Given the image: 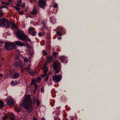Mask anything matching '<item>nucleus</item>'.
Returning <instances> with one entry per match:
<instances>
[{"label":"nucleus","instance_id":"obj_1","mask_svg":"<svg viewBox=\"0 0 120 120\" xmlns=\"http://www.w3.org/2000/svg\"><path fill=\"white\" fill-rule=\"evenodd\" d=\"M19 105L23 109H26L30 113L32 112L33 110V106L30 95L28 94L26 96L24 99L20 103Z\"/></svg>","mask_w":120,"mask_h":120},{"label":"nucleus","instance_id":"obj_2","mask_svg":"<svg viewBox=\"0 0 120 120\" xmlns=\"http://www.w3.org/2000/svg\"><path fill=\"white\" fill-rule=\"evenodd\" d=\"M16 35L18 38L22 40H25L28 38V36L25 34L24 32L21 30L17 31Z\"/></svg>","mask_w":120,"mask_h":120},{"label":"nucleus","instance_id":"obj_3","mask_svg":"<svg viewBox=\"0 0 120 120\" xmlns=\"http://www.w3.org/2000/svg\"><path fill=\"white\" fill-rule=\"evenodd\" d=\"M53 66L54 69L55 70V74L59 73L61 68V65L60 62L56 60L53 63Z\"/></svg>","mask_w":120,"mask_h":120},{"label":"nucleus","instance_id":"obj_4","mask_svg":"<svg viewBox=\"0 0 120 120\" xmlns=\"http://www.w3.org/2000/svg\"><path fill=\"white\" fill-rule=\"evenodd\" d=\"M10 23L8 20L5 18L0 19V26L8 28L10 25Z\"/></svg>","mask_w":120,"mask_h":120},{"label":"nucleus","instance_id":"obj_5","mask_svg":"<svg viewBox=\"0 0 120 120\" xmlns=\"http://www.w3.org/2000/svg\"><path fill=\"white\" fill-rule=\"evenodd\" d=\"M55 30L57 34L60 36L63 35L65 32V30L61 27H58Z\"/></svg>","mask_w":120,"mask_h":120},{"label":"nucleus","instance_id":"obj_6","mask_svg":"<svg viewBox=\"0 0 120 120\" xmlns=\"http://www.w3.org/2000/svg\"><path fill=\"white\" fill-rule=\"evenodd\" d=\"M4 47L7 50H9L15 49V45L12 43L8 42L5 44Z\"/></svg>","mask_w":120,"mask_h":120},{"label":"nucleus","instance_id":"obj_7","mask_svg":"<svg viewBox=\"0 0 120 120\" xmlns=\"http://www.w3.org/2000/svg\"><path fill=\"white\" fill-rule=\"evenodd\" d=\"M6 102L7 104L8 105L12 106L14 104V99L10 96H8L7 97Z\"/></svg>","mask_w":120,"mask_h":120},{"label":"nucleus","instance_id":"obj_8","mask_svg":"<svg viewBox=\"0 0 120 120\" xmlns=\"http://www.w3.org/2000/svg\"><path fill=\"white\" fill-rule=\"evenodd\" d=\"M62 78V76L60 74L57 75H55L52 77V80L54 82L60 81Z\"/></svg>","mask_w":120,"mask_h":120},{"label":"nucleus","instance_id":"obj_9","mask_svg":"<svg viewBox=\"0 0 120 120\" xmlns=\"http://www.w3.org/2000/svg\"><path fill=\"white\" fill-rule=\"evenodd\" d=\"M46 0H39L38 2V6L40 8H44L46 5Z\"/></svg>","mask_w":120,"mask_h":120},{"label":"nucleus","instance_id":"obj_10","mask_svg":"<svg viewBox=\"0 0 120 120\" xmlns=\"http://www.w3.org/2000/svg\"><path fill=\"white\" fill-rule=\"evenodd\" d=\"M47 23V21L46 20H43L42 21L41 24L42 25V30L47 31L48 29V27L46 26Z\"/></svg>","mask_w":120,"mask_h":120},{"label":"nucleus","instance_id":"obj_11","mask_svg":"<svg viewBox=\"0 0 120 120\" xmlns=\"http://www.w3.org/2000/svg\"><path fill=\"white\" fill-rule=\"evenodd\" d=\"M25 69L31 75L34 76L36 74L35 71L34 70L30 69V66H29L28 68H26Z\"/></svg>","mask_w":120,"mask_h":120},{"label":"nucleus","instance_id":"obj_12","mask_svg":"<svg viewBox=\"0 0 120 120\" xmlns=\"http://www.w3.org/2000/svg\"><path fill=\"white\" fill-rule=\"evenodd\" d=\"M22 0H18L16 4V5L17 7H21V8H25V4L23 3L22 4Z\"/></svg>","mask_w":120,"mask_h":120},{"label":"nucleus","instance_id":"obj_13","mask_svg":"<svg viewBox=\"0 0 120 120\" xmlns=\"http://www.w3.org/2000/svg\"><path fill=\"white\" fill-rule=\"evenodd\" d=\"M5 118V119L6 118H9L10 119V120H15V118L13 116V114L12 113L9 114L8 116H6L5 117H4V118Z\"/></svg>","mask_w":120,"mask_h":120},{"label":"nucleus","instance_id":"obj_14","mask_svg":"<svg viewBox=\"0 0 120 120\" xmlns=\"http://www.w3.org/2000/svg\"><path fill=\"white\" fill-rule=\"evenodd\" d=\"M12 0H8L7 2L3 1L2 2V3L3 5H8L10 4V3L12 2Z\"/></svg>","mask_w":120,"mask_h":120},{"label":"nucleus","instance_id":"obj_15","mask_svg":"<svg viewBox=\"0 0 120 120\" xmlns=\"http://www.w3.org/2000/svg\"><path fill=\"white\" fill-rule=\"evenodd\" d=\"M20 75V74L18 72H15L13 75V77L14 79H16L19 78Z\"/></svg>","mask_w":120,"mask_h":120},{"label":"nucleus","instance_id":"obj_16","mask_svg":"<svg viewBox=\"0 0 120 120\" xmlns=\"http://www.w3.org/2000/svg\"><path fill=\"white\" fill-rule=\"evenodd\" d=\"M16 44L18 46H25V45L23 43H22L19 41H16L15 42Z\"/></svg>","mask_w":120,"mask_h":120},{"label":"nucleus","instance_id":"obj_17","mask_svg":"<svg viewBox=\"0 0 120 120\" xmlns=\"http://www.w3.org/2000/svg\"><path fill=\"white\" fill-rule=\"evenodd\" d=\"M49 71V70H47V69H46L44 71H43L44 73V74H41V76L42 77H44L45 76L47 75H48L50 74V72H48L47 73V72Z\"/></svg>","mask_w":120,"mask_h":120},{"label":"nucleus","instance_id":"obj_18","mask_svg":"<svg viewBox=\"0 0 120 120\" xmlns=\"http://www.w3.org/2000/svg\"><path fill=\"white\" fill-rule=\"evenodd\" d=\"M37 10L35 8H34L32 11L30 12V14L32 15H35L37 14Z\"/></svg>","mask_w":120,"mask_h":120},{"label":"nucleus","instance_id":"obj_19","mask_svg":"<svg viewBox=\"0 0 120 120\" xmlns=\"http://www.w3.org/2000/svg\"><path fill=\"white\" fill-rule=\"evenodd\" d=\"M50 21L52 23H55L56 22V20L54 17H52L50 18Z\"/></svg>","mask_w":120,"mask_h":120},{"label":"nucleus","instance_id":"obj_20","mask_svg":"<svg viewBox=\"0 0 120 120\" xmlns=\"http://www.w3.org/2000/svg\"><path fill=\"white\" fill-rule=\"evenodd\" d=\"M11 28L12 30L14 29H17V27L15 24L13 22H11Z\"/></svg>","mask_w":120,"mask_h":120},{"label":"nucleus","instance_id":"obj_21","mask_svg":"<svg viewBox=\"0 0 120 120\" xmlns=\"http://www.w3.org/2000/svg\"><path fill=\"white\" fill-rule=\"evenodd\" d=\"M59 58L60 60L61 61L62 63L64 62V60L65 59V57L64 56H60L59 57Z\"/></svg>","mask_w":120,"mask_h":120},{"label":"nucleus","instance_id":"obj_22","mask_svg":"<svg viewBox=\"0 0 120 120\" xmlns=\"http://www.w3.org/2000/svg\"><path fill=\"white\" fill-rule=\"evenodd\" d=\"M11 84L14 86H15L17 84H18V82L17 81L15 80V81H14V80H12L11 82Z\"/></svg>","mask_w":120,"mask_h":120},{"label":"nucleus","instance_id":"obj_23","mask_svg":"<svg viewBox=\"0 0 120 120\" xmlns=\"http://www.w3.org/2000/svg\"><path fill=\"white\" fill-rule=\"evenodd\" d=\"M47 61L50 62H51L52 61V56L48 57L47 59Z\"/></svg>","mask_w":120,"mask_h":120},{"label":"nucleus","instance_id":"obj_24","mask_svg":"<svg viewBox=\"0 0 120 120\" xmlns=\"http://www.w3.org/2000/svg\"><path fill=\"white\" fill-rule=\"evenodd\" d=\"M36 102L37 105L38 106H39L41 105V101H40L39 100H37Z\"/></svg>","mask_w":120,"mask_h":120},{"label":"nucleus","instance_id":"obj_25","mask_svg":"<svg viewBox=\"0 0 120 120\" xmlns=\"http://www.w3.org/2000/svg\"><path fill=\"white\" fill-rule=\"evenodd\" d=\"M34 28L32 27H30V28L28 29V33L29 34L30 33L32 30H34Z\"/></svg>","mask_w":120,"mask_h":120},{"label":"nucleus","instance_id":"obj_26","mask_svg":"<svg viewBox=\"0 0 120 120\" xmlns=\"http://www.w3.org/2000/svg\"><path fill=\"white\" fill-rule=\"evenodd\" d=\"M1 8H0V17H2L4 15V13L3 11L1 9Z\"/></svg>","mask_w":120,"mask_h":120},{"label":"nucleus","instance_id":"obj_27","mask_svg":"<svg viewBox=\"0 0 120 120\" xmlns=\"http://www.w3.org/2000/svg\"><path fill=\"white\" fill-rule=\"evenodd\" d=\"M30 85L31 86H32L33 85H34L35 86L37 85L34 82V80H32V81Z\"/></svg>","mask_w":120,"mask_h":120},{"label":"nucleus","instance_id":"obj_28","mask_svg":"<svg viewBox=\"0 0 120 120\" xmlns=\"http://www.w3.org/2000/svg\"><path fill=\"white\" fill-rule=\"evenodd\" d=\"M4 103L1 101H0V107H3L4 106Z\"/></svg>","mask_w":120,"mask_h":120},{"label":"nucleus","instance_id":"obj_29","mask_svg":"<svg viewBox=\"0 0 120 120\" xmlns=\"http://www.w3.org/2000/svg\"><path fill=\"white\" fill-rule=\"evenodd\" d=\"M41 78L40 77H37V78L36 79L35 81L36 82H39L41 80Z\"/></svg>","mask_w":120,"mask_h":120},{"label":"nucleus","instance_id":"obj_30","mask_svg":"<svg viewBox=\"0 0 120 120\" xmlns=\"http://www.w3.org/2000/svg\"><path fill=\"white\" fill-rule=\"evenodd\" d=\"M23 67H20V69L21 71V72L22 73H23V72L24 71L25 69L24 68H23Z\"/></svg>","mask_w":120,"mask_h":120},{"label":"nucleus","instance_id":"obj_31","mask_svg":"<svg viewBox=\"0 0 120 120\" xmlns=\"http://www.w3.org/2000/svg\"><path fill=\"white\" fill-rule=\"evenodd\" d=\"M42 52L43 55L45 56L47 55L48 54L46 52L44 51V50H43Z\"/></svg>","mask_w":120,"mask_h":120},{"label":"nucleus","instance_id":"obj_32","mask_svg":"<svg viewBox=\"0 0 120 120\" xmlns=\"http://www.w3.org/2000/svg\"><path fill=\"white\" fill-rule=\"evenodd\" d=\"M32 33H33V34L31 33H30V35H32L33 36H34L36 35L35 34V33H36V31H33L32 32Z\"/></svg>","mask_w":120,"mask_h":120},{"label":"nucleus","instance_id":"obj_33","mask_svg":"<svg viewBox=\"0 0 120 120\" xmlns=\"http://www.w3.org/2000/svg\"><path fill=\"white\" fill-rule=\"evenodd\" d=\"M18 65H19L20 66V67H24V66L22 64L21 62H19L18 63Z\"/></svg>","mask_w":120,"mask_h":120},{"label":"nucleus","instance_id":"obj_34","mask_svg":"<svg viewBox=\"0 0 120 120\" xmlns=\"http://www.w3.org/2000/svg\"><path fill=\"white\" fill-rule=\"evenodd\" d=\"M45 67V64L43 67V71H44V70L46 69H47V70H48L47 68H46Z\"/></svg>","mask_w":120,"mask_h":120},{"label":"nucleus","instance_id":"obj_35","mask_svg":"<svg viewBox=\"0 0 120 120\" xmlns=\"http://www.w3.org/2000/svg\"><path fill=\"white\" fill-rule=\"evenodd\" d=\"M49 78V76H47L45 78V82H47V80H48Z\"/></svg>","mask_w":120,"mask_h":120},{"label":"nucleus","instance_id":"obj_36","mask_svg":"<svg viewBox=\"0 0 120 120\" xmlns=\"http://www.w3.org/2000/svg\"><path fill=\"white\" fill-rule=\"evenodd\" d=\"M6 43L5 42H2L0 41V46H2L4 44Z\"/></svg>","mask_w":120,"mask_h":120},{"label":"nucleus","instance_id":"obj_37","mask_svg":"<svg viewBox=\"0 0 120 120\" xmlns=\"http://www.w3.org/2000/svg\"><path fill=\"white\" fill-rule=\"evenodd\" d=\"M37 100L35 97H34L33 99V101L34 103H35Z\"/></svg>","mask_w":120,"mask_h":120},{"label":"nucleus","instance_id":"obj_38","mask_svg":"<svg viewBox=\"0 0 120 120\" xmlns=\"http://www.w3.org/2000/svg\"><path fill=\"white\" fill-rule=\"evenodd\" d=\"M19 13L20 15H23L24 13L23 11H19Z\"/></svg>","mask_w":120,"mask_h":120},{"label":"nucleus","instance_id":"obj_39","mask_svg":"<svg viewBox=\"0 0 120 120\" xmlns=\"http://www.w3.org/2000/svg\"><path fill=\"white\" fill-rule=\"evenodd\" d=\"M58 54V53L56 52H55L53 53V55L54 56Z\"/></svg>","mask_w":120,"mask_h":120},{"label":"nucleus","instance_id":"obj_40","mask_svg":"<svg viewBox=\"0 0 120 120\" xmlns=\"http://www.w3.org/2000/svg\"><path fill=\"white\" fill-rule=\"evenodd\" d=\"M38 35L39 37H41L42 36V34L41 33V32H40L38 33Z\"/></svg>","mask_w":120,"mask_h":120},{"label":"nucleus","instance_id":"obj_41","mask_svg":"<svg viewBox=\"0 0 120 120\" xmlns=\"http://www.w3.org/2000/svg\"><path fill=\"white\" fill-rule=\"evenodd\" d=\"M41 91L42 93H43L44 91V88L43 87H42L41 89Z\"/></svg>","mask_w":120,"mask_h":120},{"label":"nucleus","instance_id":"obj_42","mask_svg":"<svg viewBox=\"0 0 120 120\" xmlns=\"http://www.w3.org/2000/svg\"><path fill=\"white\" fill-rule=\"evenodd\" d=\"M36 1V0H30V2L31 3H33L34 2H35Z\"/></svg>","mask_w":120,"mask_h":120},{"label":"nucleus","instance_id":"obj_43","mask_svg":"<svg viewBox=\"0 0 120 120\" xmlns=\"http://www.w3.org/2000/svg\"><path fill=\"white\" fill-rule=\"evenodd\" d=\"M18 65V63H15L14 64V65L15 67H17Z\"/></svg>","mask_w":120,"mask_h":120},{"label":"nucleus","instance_id":"obj_44","mask_svg":"<svg viewBox=\"0 0 120 120\" xmlns=\"http://www.w3.org/2000/svg\"><path fill=\"white\" fill-rule=\"evenodd\" d=\"M24 61L25 62H28V60L27 59L25 58L24 60Z\"/></svg>","mask_w":120,"mask_h":120},{"label":"nucleus","instance_id":"obj_45","mask_svg":"<svg viewBox=\"0 0 120 120\" xmlns=\"http://www.w3.org/2000/svg\"><path fill=\"white\" fill-rule=\"evenodd\" d=\"M15 109H16V111L17 112H19L20 110H19V109H18V108H16Z\"/></svg>","mask_w":120,"mask_h":120},{"label":"nucleus","instance_id":"obj_46","mask_svg":"<svg viewBox=\"0 0 120 120\" xmlns=\"http://www.w3.org/2000/svg\"><path fill=\"white\" fill-rule=\"evenodd\" d=\"M43 31L42 33V35H43L44 34H45V33L47 31H45V30H43Z\"/></svg>","mask_w":120,"mask_h":120},{"label":"nucleus","instance_id":"obj_47","mask_svg":"<svg viewBox=\"0 0 120 120\" xmlns=\"http://www.w3.org/2000/svg\"><path fill=\"white\" fill-rule=\"evenodd\" d=\"M16 10L17 11H19L20 10V8H15Z\"/></svg>","mask_w":120,"mask_h":120},{"label":"nucleus","instance_id":"obj_48","mask_svg":"<svg viewBox=\"0 0 120 120\" xmlns=\"http://www.w3.org/2000/svg\"><path fill=\"white\" fill-rule=\"evenodd\" d=\"M57 4H55L54 5V8H57Z\"/></svg>","mask_w":120,"mask_h":120},{"label":"nucleus","instance_id":"obj_49","mask_svg":"<svg viewBox=\"0 0 120 120\" xmlns=\"http://www.w3.org/2000/svg\"><path fill=\"white\" fill-rule=\"evenodd\" d=\"M33 120H37L36 118H35L34 117L33 118Z\"/></svg>","mask_w":120,"mask_h":120},{"label":"nucleus","instance_id":"obj_50","mask_svg":"<svg viewBox=\"0 0 120 120\" xmlns=\"http://www.w3.org/2000/svg\"><path fill=\"white\" fill-rule=\"evenodd\" d=\"M61 37L60 36L58 37V40L61 39Z\"/></svg>","mask_w":120,"mask_h":120},{"label":"nucleus","instance_id":"obj_51","mask_svg":"<svg viewBox=\"0 0 120 120\" xmlns=\"http://www.w3.org/2000/svg\"><path fill=\"white\" fill-rule=\"evenodd\" d=\"M41 120H45L44 117H43L41 119Z\"/></svg>","mask_w":120,"mask_h":120},{"label":"nucleus","instance_id":"obj_52","mask_svg":"<svg viewBox=\"0 0 120 120\" xmlns=\"http://www.w3.org/2000/svg\"><path fill=\"white\" fill-rule=\"evenodd\" d=\"M3 76V74H0V78L1 77H2Z\"/></svg>","mask_w":120,"mask_h":120},{"label":"nucleus","instance_id":"obj_53","mask_svg":"<svg viewBox=\"0 0 120 120\" xmlns=\"http://www.w3.org/2000/svg\"><path fill=\"white\" fill-rule=\"evenodd\" d=\"M0 8H8V7H7L5 6H2L0 7Z\"/></svg>","mask_w":120,"mask_h":120},{"label":"nucleus","instance_id":"obj_54","mask_svg":"<svg viewBox=\"0 0 120 120\" xmlns=\"http://www.w3.org/2000/svg\"><path fill=\"white\" fill-rule=\"evenodd\" d=\"M70 120H74V118H71V119Z\"/></svg>","mask_w":120,"mask_h":120},{"label":"nucleus","instance_id":"obj_55","mask_svg":"<svg viewBox=\"0 0 120 120\" xmlns=\"http://www.w3.org/2000/svg\"><path fill=\"white\" fill-rule=\"evenodd\" d=\"M37 90V89H35L34 90V92H35Z\"/></svg>","mask_w":120,"mask_h":120},{"label":"nucleus","instance_id":"obj_56","mask_svg":"<svg viewBox=\"0 0 120 120\" xmlns=\"http://www.w3.org/2000/svg\"><path fill=\"white\" fill-rule=\"evenodd\" d=\"M35 89H37V88L38 87L37 85L35 86Z\"/></svg>","mask_w":120,"mask_h":120},{"label":"nucleus","instance_id":"obj_57","mask_svg":"<svg viewBox=\"0 0 120 120\" xmlns=\"http://www.w3.org/2000/svg\"><path fill=\"white\" fill-rule=\"evenodd\" d=\"M28 41H30V39H29V38L28 39Z\"/></svg>","mask_w":120,"mask_h":120},{"label":"nucleus","instance_id":"obj_58","mask_svg":"<svg viewBox=\"0 0 120 120\" xmlns=\"http://www.w3.org/2000/svg\"><path fill=\"white\" fill-rule=\"evenodd\" d=\"M3 120H5V118L4 117V118H3Z\"/></svg>","mask_w":120,"mask_h":120},{"label":"nucleus","instance_id":"obj_59","mask_svg":"<svg viewBox=\"0 0 120 120\" xmlns=\"http://www.w3.org/2000/svg\"><path fill=\"white\" fill-rule=\"evenodd\" d=\"M4 59V58H2L1 59V60H3Z\"/></svg>","mask_w":120,"mask_h":120},{"label":"nucleus","instance_id":"obj_60","mask_svg":"<svg viewBox=\"0 0 120 120\" xmlns=\"http://www.w3.org/2000/svg\"><path fill=\"white\" fill-rule=\"evenodd\" d=\"M27 9H26V10H25V11L26 12L27 11Z\"/></svg>","mask_w":120,"mask_h":120},{"label":"nucleus","instance_id":"obj_61","mask_svg":"<svg viewBox=\"0 0 120 120\" xmlns=\"http://www.w3.org/2000/svg\"><path fill=\"white\" fill-rule=\"evenodd\" d=\"M33 22V21L32 20V21H31V22H30V23H32V22Z\"/></svg>","mask_w":120,"mask_h":120},{"label":"nucleus","instance_id":"obj_62","mask_svg":"<svg viewBox=\"0 0 120 120\" xmlns=\"http://www.w3.org/2000/svg\"><path fill=\"white\" fill-rule=\"evenodd\" d=\"M13 8H16V7H14Z\"/></svg>","mask_w":120,"mask_h":120},{"label":"nucleus","instance_id":"obj_63","mask_svg":"<svg viewBox=\"0 0 120 120\" xmlns=\"http://www.w3.org/2000/svg\"><path fill=\"white\" fill-rule=\"evenodd\" d=\"M34 8H35L36 7H35V6H34Z\"/></svg>","mask_w":120,"mask_h":120},{"label":"nucleus","instance_id":"obj_64","mask_svg":"<svg viewBox=\"0 0 120 120\" xmlns=\"http://www.w3.org/2000/svg\"><path fill=\"white\" fill-rule=\"evenodd\" d=\"M59 120H60V119H59Z\"/></svg>","mask_w":120,"mask_h":120}]
</instances>
